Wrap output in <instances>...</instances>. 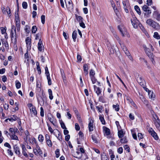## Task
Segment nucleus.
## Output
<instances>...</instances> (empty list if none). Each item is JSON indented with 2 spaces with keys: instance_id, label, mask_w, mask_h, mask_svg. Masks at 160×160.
<instances>
[{
  "instance_id": "obj_1",
  "label": "nucleus",
  "mask_w": 160,
  "mask_h": 160,
  "mask_svg": "<svg viewBox=\"0 0 160 160\" xmlns=\"http://www.w3.org/2000/svg\"><path fill=\"white\" fill-rule=\"evenodd\" d=\"M12 30L10 33V37L12 42L14 45L17 43V35L16 32V28L14 25L12 27Z\"/></svg>"
},
{
  "instance_id": "obj_2",
  "label": "nucleus",
  "mask_w": 160,
  "mask_h": 160,
  "mask_svg": "<svg viewBox=\"0 0 160 160\" xmlns=\"http://www.w3.org/2000/svg\"><path fill=\"white\" fill-rule=\"evenodd\" d=\"M146 22L148 25L155 29L158 30L160 28V26L159 24L151 19H147Z\"/></svg>"
},
{
  "instance_id": "obj_3",
  "label": "nucleus",
  "mask_w": 160,
  "mask_h": 160,
  "mask_svg": "<svg viewBox=\"0 0 160 160\" xmlns=\"http://www.w3.org/2000/svg\"><path fill=\"white\" fill-rule=\"evenodd\" d=\"M143 47L145 50L146 54L148 56L152 63L154 64H155V62L154 60V56L153 54L149 52V49L148 48L146 45H144Z\"/></svg>"
},
{
  "instance_id": "obj_4",
  "label": "nucleus",
  "mask_w": 160,
  "mask_h": 160,
  "mask_svg": "<svg viewBox=\"0 0 160 160\" xmlns=\"http://www.w3.org/2000/svg\"><path fill=\"white\" fill-rule=\"evenodd\" d=\"M149 7L146 5H144L142 7V9L144 12V15L148 17L151 13V10L149 9Z\"/></svg>"
},
{
  "instance_id": "obj_5",
  "label": "nucleus",
  "mask_w": 160,
  "mask_h": 160,
  "mask_svg": "<svg viewBox=\"0 0 160 160\" xmlns=\"http://www.w3.org/2000/svg\"><path fill=\"white\" fill-rule=\"evenodd\" d=\"M131 21L133 27L135 28H137L138 26H139V24H141L136 18H133L132 19H131Z\"/></svg>"
},
{
  "instance_id": "obj_6",
  "label": "nucleus",
  "mask_w": 160,
  "mask_h": 160,
  "mask_svg": "<svg viewBox=\"0 0 160 160\" xmlns=\"http://www.w3.org/2000/svg\"><path fill=\"white\" fill-rule=\"evenodd\" d=\"M119 43L121 46L122 48L123 49L126 54L128 56H130V53L128 50L127 48L125 45L120 41H119Z\"/></svg>"
},
{
  "instance_id": "obj_7",
  "label": "nucleus",
  "mask_w": 160,
  "mask_h": 160,
  "mask_svg": "<svg viewBox=\"0 0 160 160\" xmlns=\"http://www.w3.org/2000/svg\"><path fill=\"white\" fill-rule=\"evenodd\" d=\"M34 154L37 156H42V153L38 146L37 145L36 148L33 149Z\"/></svg>"
},
{
  "instance_id": "obj_8",
  "label": "nucleus",
  "mask_w": 160,
  "mask_h": 160,
  "mask_svg": "<svg viewBox=\"0 0 160 160\" xmlns=\"http://www.w3.org/2000/svg\"><path fill=\"white\" fill-rule=\"evenodd\" d=\"M118 28L121 32L122 36L123 37L125 36L127 32L126 29L122 25H119L118 26Z\"/></svg>"
},
{
  "instance_id": "obj_9",
  "label": "nucleus",
  "mask_w": 160,
  "mask_h": 160,
  "mask_svg": "<svg viewBox=\"0 0 160 160\" xmlns=\"http://www.w3.org/2000/svg\"><path fill=\"white\" fill-rule=\"evenodd\" d=\"M64 1L67 8L70 9H73V5L71 0H64Z\"/></svg>"
},
{
  "instance_id": "obj_10",
  "label": "nucleus",
  "mask_w": 160,
  "mask_h": 160,
  "mask_svg": "<svg viewBox=\"0 0 160 160\" xmlns=\"http://www.w3.org/2000/svg\"><path fill=\"white\" fill-rule=\"evenodd\" d=\"M137 80L141 86L144 88L145 86V81L143 79L142 77H139L138 78H137Z\"/></svg>"
},
{
  "instance_id": "obj_11",
  "label": "nucleus",
  "mask_w": 160,
  "mask_h": 160,
  "mask_svg": "<svg viewBox=\"0 0 160 160\" xmlns=\"http://www.w3.org/2000/svg\"><path fill=\"white\" fill-rule=\"evenodd\" d=\"M148 132L155 139L157 140L158 139V138L157 133L152 128H151L149 129Z\"/></svg>"
},
{
  "instance_id": "obj_12",
  "label": "nucleus",
  "mask_w": 160,
  "mask_h": 160,
  "mask_svg": "<svg viewBox=\"0 0 160 160\" xmlns=\"http://www.w3.org/2000/svg\"><path fill=\"white\" fill-rule=\"evenodd\" d=\"M54 132L53 133V134L60 141H61L62 140V138L60 132L57 129L54 130Z\"/></svg>"
},
{
  "instance_id": "obj_13",
  "label": "nucleus",
  "mask_w": 160,
  "mask_h": 160,
  "mask_svg": "<svg viewBox=\"0 0 160 160\" xmlns=\"http://www.w3.org/2000/svg\"><path fill=\"white\" fill-rule=\"evenodd\" d=\"M27 49L30 50L31 47V39L29 37H27L25 40Z\"/></svg>"
},
{
  "instance_id": "obj_14",
  "label": "nucleus",
  "mask_w": 160,
  "mask_h": 160,
  "mask_svg": "<svg viewBox=\"0 0 160 160\" xmlns=\"http://www.w3.org/2000/svg\"><path fill=\"white\" fill-rule=\"evenodd\" d=\"M38 49L39 51L42 52L44 50V47L42 41L40 39L38 43Z\"/></svg>"
},
{
  "instance_id": "obj_15",
  "label": "nucleus",
  "mask_w": 160,
  "mask_h": 160,
  "mask_svg": "<svg viewBox=\"0 0 160 160\" xmlns=\"http://www.w3.org/2000/svg\"><path fill=\"white\" fill-rule=\"evenodd\" d=\"M154 121V123L156 128L160 131V120L158 118Z\"/></svg>"
},
{
  "instance_id": "obj_16",
  "label": "nucleus",
  "mask_w": 160,
  "mask_h": 160,
  "mask_svg": "<svg viewBox=\"0 0 160 160\" xmlns=\"http://www.w3.org/2000/svg\"><path fill=\"white\" fill-rule=\"evenodd\" d=\"M153 16L158 21H160V14L157 11H155L153 13Z\"/></svg>"
},
{
  "instance_id": "obj_17",
  "label": "nucleus",
  "mask_w": 160,
  "mask_h": 160,
  "mask_svg": "<svg viewBox=\"0 0 160 160\" xmlns=\"http://www.w3.org/2000/svg\"><path fill=\"white\" fill-rule=\"evenodd\" d=\"M103 129L104 135L106 136H108L110 135V129L104 126L103 127Z\"/></svg>"
},
{
  "instance_id": "obj_18",
  "label": "nucleus",
  "mask_w": 160,
  "mask_h": 160,
  "mask_svg": "<svg viewBox=\"0 0 160 160\" xmlns=\"http://www.w3.org/2000/svg\"><path fill=\"white\" fill-rule=\"evenodd\" d=\"M93 120L91 119L88 124L89 131L91 132L93 130Z\"/></svg>"
},
{
  "instance_id": "obj_19",
  "label": "nucleus",
  "mask_w": 160,
  "mask_h": 160,
  "mask_svg": "<svg viewBox=\"0 0 160 160\" xmlns=\"http://www.w3.org/2000/svg\"><path fill=\"white\" fill-rule=\"evenodd\" d=\"M93 87L94 90L95 92L97 93L98 96H99V95L101 93V90L99 88L97 87L95 85H94Z\"/></svg>"
},
{
  "instance_id": "obj_20",
  "label": "nucleus",
  "mask_w": 160,
  "mask_h": 160,
  "mask_svg": "<svg viewBox=\"0 0 160 160\" xmlns=\"http://www.w3.org/2000/svg\"><path fill=\"white\" fill-rule=\"evenodd\" d=\"M14 149L15 153L18 155L19 156L20 154L19 147L17 145H15L14 146Z\"/></svg>"
},
{
  "instance_id": "obj_21",
  "label": "nucleus",
  "mask_w": 160,
  "mask_h": 160,
  "mask_svg": "<svg viewBox=\"0 0 160 160\" xmlns=\"http://www.w3.org/2000/svg\"><path fill=\"white\" fill-rule=\"evenodd\" d=\"M139 98L143 103L146 105L148 104V102L144 97L142 95H140Z\"/></svg>"
},
{
  "instance_id": "obj_22",
  "label": "nucleus",
  "mask_w": 160,
  "mask_h": 160,
  "mask_svg": "<svg viewBox=\"0 0 160 160\" xmlns=\"http://www.w3.org/2000/svg\"><path fill=\"white\" fill-rule=\"evenodd\" d=\"M76 156L75 157L76 158H81L82 157V153H80L79 152V151L78 150V151H77L76 152V153L75 154Z\"/></svg>"
},
{
  "instance_id": "obj_23",
  "label": "nucleus",
  "mask_w": 160,
  "mask_h": 160,
  "mask_svg": "<svg viewBox=\"0 0 160 160\" xmlns=\"http://www.w3.org/2000/svg\"><path fill=\"white\" fill-rule=\"evenodd\" d=\"M22 153L24 155V156H25L26 157H28V155L27 154L26 150V148L25 147V146L24 145H22Z\"/></svg>"
},
{
  "instance_id": "obj_24",
  "label": "nucleus",
  "mask_w": 160,
  "mask_h": 160,
  "mask_svg": "<svg viewBox=\"0 0 160 160\" xmlns=\"http://www.w3.org/2000/svg\"><path fill=\"white\" fill-rule=\"evenodd\" d=\"M77 32L76 31H74L72 33V38L73 41L75 42L76 41V39L77 38Z\"/></svg>"
},
{
  "instance_id": "obj_25",
  "label": "nucleus",
  "mask_w": 160,
  "mask_h": 160,
  "mask_svg": "<svg viewBox=\"0 0 160 160\" xmlns=\"http://www.w3.org/2000/svg\"><path fill=\"white\" fill-rule=\"evenodd\" d=\"M134 9L137 12V13L139 14L140 15L141 14V12L140 10V9L139 7L137 5H136L134 6Z\"/></svg>"
},
{
  "instance_id": "obj_26",
  "label": "nucleus",
  "mask_w": 160,
  "mask_h": 160,
  "mask_svg": "<svg viewBox=\"0 0 160 160\" xmlns=\"http://www.w3.org/2000/svg\"><path fill=\"white\" fill-rule=\"evenodd\" d=\"M48 92L49 94V98L50 100H52L53 98V96L52 94V91L51 89H48Z\"/></svg>"
},
{
  "instance_id": "obj_27",
  "label": "nucleus",
  "mask_w": 160,
  "mask_h": 160,
  "mask_svg": "<svg viewBox=\"0 0 160 160\" xmlns=\"http://www.w3.org/2000/svg\"><path fill=\"white\" fill-rule=\"evenodd\" d=\"M30 110L31 111L32 110L34 115L36 116L37 115V111L36 108L35 107H32V108L30 109Z\"/></svg>"
},
{
  "instance_id": "obj_28",
  "label": "nucleus",
  "mask_w": 160,
  "mask_h": 160,
  "mask_svg": "<svg viewBox=\"0 0 160 160\" xmlns=\"http://www.w3.org/2000/svg\"><path fill=\"white\" fill-rule=\"evenodd\" d=\"M32 144H33L34 143L35 144L37 143V141L36 139L34 138H32L31 139H30L29 138V139L28 140Z\"/></svg>"
},
{
  "instance_id": "obj_29",
  "label": "nucleus",
  "mask_w": 160,
  "mask_h": 160,
  "mask_svg": "<svg viewBox=\"0 0 160 160\" xmlns=\"http://www.w3.org/2000/svg\"><path fill=\"white\" fill-rule=\"evenodd\" d=\"M96 107L99 112L102 113L103 108L102 106H96Z\"/></svg>"
},
{
  "instance_id": "obj_30",
  "label": "nucleus",
  "mask_w": 160,
  "mask_h": 160,
  "mask_svg": "<svg viewBox=\"0 0 160 160\" xmlns=\"http://www.w3.org/2000/svg\"><path fill=\"white\" fill-rule=\"evenodd\" d=\"M139 27L142 30V31L146 35L147 34H148L147 33L146 31L145 30L143 27L142 25V24H140L139 25Z\"/></svg>"
},
{
  "instance_id": "obj_31",
  "label": "nucleus",
  "mask_w": 160,
  "mask_h": 160,
  "mask_svg": "<svg viewBox=\"0 0 160 160\" xmlns=\"http://www.w3.org/2000/svg\"><path fill=\"white\" fill-rule=\"evenodd\" d=\"M99 119L102 124H105V121L104 120V118L103 117H102L101 115H100L99 116Z\"/></svg>"
},
{
  "instance_id": "obj_32",
  "label": "nucleus",
  "mask_w": 160,
  "mask_h": 160,
  "mask_svg": "<svg viewBox=\"0 0 160 160\" xmlns=\"http://www.w3.org/2000/svg\"><path fill=\"white\" fill-rule=\"evenodd\" d=\"M36 65L37 67V70L38 71V73L39 74H40L41 73V71L38 62H37L36 63Z\"/></svg>"
},
{
  "instance_id": "obj_33",
  "label": "nucleus",
  "mask_w": 160,
  "mask_h": 160,
  "mask_svg": "<svg viewBox=\"0 0 160 160\" xmlns=\"http://www.w3.org/2000/svg\"><path fill=\"white\" fill-rule=\"evenodd\" d=\"M112 107L113 109H115L116 111L117 112L119 111V106L118 104H117L116 105H113Z\"/></svg>"
},
{
  "instance_id": "obj_34",
  "label": "nucleus",
  "mask_w": 160,
  "mask_h": 160,
  "mask_svg": "<svg viewBox=\"0 0 160 160\" xmlns=\"http://www.w3.org/2000/svg\"><path fill=\"white\" fill-rule=\"evenodd\" d=\"M55 153L56 154V157L57 158H58L60 156V150L59 149H57L55 151Z\"/></svg>"
},
{
  "instance_id": "obj_35",
  "label": "nucleus",
  "mask_w": 160,
  "mask_h": 160,
  "mask_svg": "<svg viewBox=\"0 0 160 160\" xmlns=\"http://www.w3.org/2000/svg\"><path fill=\"white\" fill-rule=\"evenodd\" d=\"M47 78L48 81V83L49 85H51L52 84V82L51 81V78L50 76V75H47Z\"/></svg>"
},
{
  "instance_id": "obj_36",
  "label": "nucleus",
  "mask_w": 160,
  "mask_h": 160,
  "mask_svg": "<svg viewBox=\"0 0 160 160\" xmlns=\"http://www.w3.org/2000/svg\"><path fill=\"white\" fill-rule=\"evenodd\" d=\"M76 18L77 20L79 22H82L83 21V18L80 16H78V15H76Z\"/></svg>"
},
{
  "instance_id": "obj_37",
  "label": "nucleus",
  "mask_w": 160,
  "mask_h": 160,
  "mask_svg": "<svg viewBox=\"0 0 160 160\" xmlns=\"http://www.w3.org/2000/svg\"><path fill=\"white\" fill-rule=\"evenodd\" d=\"M118 136L119 138H122L123 137V132L122 130H120L118 132Z\"/></svg>"
},
{
  "instance_id": "obj_38",
  "label": "nucleus",
  "mask_w": 160,
  "mask_h": 160,
  "mask_svg": "<svg viewBox=\"0 0 160 160\" xmlns=\"http://www.w3.org/2000/svg\"><path fill=\"white\" fill-rule=\"evenodd\" d=\"M153 37L158 39L160 38V36L157 32H155L153 35Z\"/></svg>"
},
{
  "instance_id": "obj_39",
  "label": "nucleus",
  "mask_w": 160,
  "mask_h": 160,
  "mask_svg": "<svg viewBox=\"0 0 160 160\" xmlns=\"http://www.w3.org/2000/svg\"><path fill=\"white\" fill-rule=\"evenodd\" d=\"M15 20L16 21V23L20 22V19L18 14L16 15V14H15Z\"/></svg>"
},
{
  "instance_id": "obj_40",
  "label": "nucleus",
  "mask_w": 160,
  "mask_h": 160,
  "mask_svg": "<svg viewBox=\"0 0 160 160\" xmlns=\"http://www.w3.org/2000/svg\"><path fill=\"white\" fill-rule=\"evenodd\" d=\"M38 140L41 142H42L44 140V137L42 135H39L38 137Z\"/></svg>"
},
{
  "instance_id": "obj_41",
  "label": "nucleus",
  "mask_w": 160,
  "mask_h": 160,
  "mask_svg": "<svg viewBox=\"0 0 160 160\" xmlns=\"http://www.w3.org/2000/svg\"><path fill=\"white\" fill-rule=\"evenodd\" d=\"M10 135V136H11V138L12 139H13V140H18V137L16 135H15V134H12Z\"/></svg>"
},
{
  "instance_id": "obj_42",
  "label": "nucleus",
  "mask_w": 160,
  "mask_h": 160,
  "mask_svg": "<svg viewBox=\"0 0 160 160\" xmlns=\"http://www.w3.org/2000/svg\"><path fill=\"white\" fill-rule=\"evenodd\" d=\"M92 138L93 140V141L95 143H97L98 142L97 139L95 135H92Z\"/></svg>"
},
{
  "instance_id": "obj_43",
  "label": "nucleus",
  "mask_w": 160,
  "mask_h": 160,
  "mask_svg": "<svg viewBox=\"0 0 160 160\" xmlns=\"http://www.w3.org/2000/svg\"><path fill=\"white\" fill-rule=\"evenodd\" d=\"M95 74L94 71L92 69H91L89 73V75L90 77H94V75Z\"/></svg>"
},
{
  "instance_id": "obj_44",
  "label": "nucleus",
  "mask_w": 160,
  "mask_h": 160,
  "mask_svg": "<svg viewBox=\"0 0 160 160\" xmlns=\"http://www.w3.org/2000/svg\"><path fill=\"white\" fill-rule=\"evenodd\" d=\"M17 29L18 31L19 32L20 28V22L16 23Z\"/></svg>"
},
{
  "instance_id": "obj_45",
  "label": "nucleus",
  "mask_w": 160,
  "mask_h": 160,
  "mask_svg": "<svg viewBox=\"0 0 160 160\" xmlns=\"http://www.w3.org/2000/svg\"><path fill=\"white\" fill-rule=\"evenodd\" d=\"M37 30V28L36 26H33L32 28V32L33 33H35Z\"/></svg>"
},
{
  "instance_id": "obj_46",
  "label": "nucleus",
  "mask_w": 160,
  "mask_h": 160,
  "mask_svg": "<svg viewBox=\"0 0 160 160\" xmlns=\"http://www.w3.org/2000/svg\"><path fill=\"white\" fill-rule=\"evenodd\" d=\"M120 141L122 143H125L127 142V139L126 137H123V138H121L120 139Z\"/></svg>"
},
{
  "instance_id": "obj_47",
  "label": "nucleus",
  "mask_w": 160,
  "mask_h": 160,
  "mask_svg": "<svg viewBox=\"0 0 160 160\" xmlns=\"http://www.w3.org/2000/svg\"><path fill=\"white\" fill-rule=\"evenodd\" d=\"M99 101L102 103H105L106 102L105 100L104 99L103 97L102 96L99 97Z\"/></svg>"
},
{
  "instance_id": "obj_48",
  "label": "nucleus",
  "mask_w": 160,
  "mask_h": 160,
  "mask_svg": "<svg viewBox=\"0 0 160 160\" xmlns=\"http://www.w3.org/2000/svg\"><path fill=\"white\" fill-rule=\"evenodd\" d=\"M90 78L93 84L97 82V80L94 77H90Z\"/></svg>"
},
{
  "instance_id": "obj_49",
  "label": "nucleus",
  "mask_w": 160,
  "mask_h": 160,
  "mask_svg": "<svg viewBox=\"0 0 160 160\" xmlns=\"http://www.w3.org/2000/svg\"><path fill=\"white\" fill-rule=\"evenodd\" d=\"M29 27L28 25H26L25 28V31L27 33H28L29 32Z\"/></svg>"
},
{
  "instance_id": "obj_50",
  "label": "nucleus",
  "mask_w": 160,
  "mask_h": 160,
  "mask_svg": "<svg viewBox=\"0 0 160 160\" xmlns=\"http://www.w3.org/2000/svg\"><path fill=\"white\" fill-rule=\"evenodd\" d=\"M16 86L17 89L21 87V83L19 81H17L16 83Z\"/></svg>"
},
{
  "instance_id": "obj_51",
  "label": "nucleus",
  "mask_w": 160,
  "mask_h": 160,
  "mask_svg": "<svg viewBox=\"0 0 160 160\" xmlns=\"http://www.w3.org/2000/svg\"><path fill=\"white\" fill-rule=\"evenodd\" d=\"M47 126H48V129L49 131L51 133H53V131H54L51 128V126L48 124L47 123Z\"/></svg>"
},
{
  "instance_id": "obj_52",
  "label": "nucleus",
  "mask_w": 160,
  "mask_h": 160,
  "mask_svg": "<svg viewBox=\"0 0 160 160\" xmlns=\"http://www.w3.org/2000/svg\"><path fill=\"white\" fill-rule=\"evenodd\" d=\"M41 20L42 23L43 24L45 23V16L44 15H42L41 16Z\"/></svg>"
},
{
  "instance_id": "obj_53",
  "label": "nucleus",
  "mask_w": 160,
  "mask_h": 160,
  "mask_svg": "<svg viewBox=\"0 0 160 160\" xmlns=\"http://www.w3.org/2000/svg\"><path fill=\"white\" fill-rule=\"evenodd\" d=\"M40 115L42 117H43L44 116V110L42 107L40 108Z\"/></svg>"
},
{
  "instance_id": "obj_54",
  "label": "nucleus",
  "mask_w": 160,
  "mask_h": 160,
  "mask_svg": "<svg viewBox=\"0 0 160 160\" xmlns=\"http://www.w3.org/2000/svg\"><path fill=\"white\" fill-rule=\"evenodd\" d=\"M77 59L78 62H80L81 61L82 58L81 55L78 54L77 55Z\"/></svg>"
},
{
  "instance_id": "obj_55",
  "label": "nucleus",
  "mask_w": 160,
  "mask_h": 160,
  "mask_svg": "<svg viewBox=\"0 0 160 160\" xmlns=\"http://www.w3.org/2000/svg\"><path fill=\"white\" fill-rule=\"evenodd\" d=\"M27 3L26 2H22V6L23 8L24 9H26L27 8Z\"/></svg>"
},
{
  "instance_id": "obj_56",
  "label": "nucleus",
  "mask_w": 160,
  "mask_h": 160,
  "mask_svg": "<svg viewBox=\"0 0 160 160\" xmlns=\"http://www.w3.org/2000/svg\"><path fill=\"white\" fill-rule=\"evenodd\" d=\"M48 146L49 147H51L52 145V142L50 140L46 141Z\"/></svg>"
},
{
  "instance_id": "obj_57",
  "label": "nucleus",
  "mask_w": 160,
  "mask_h": 160,
  "mask_svg": "<svg viewBox=\"0 0 160 160\" xmlns=\"http://www.w3.org/2000/svg\"><path fill=\"white\" fill-rule=\"evenodd\" d=\"M123 147H124V149H125L128 152H129L130 148H129V147L128 145H126L124 146Z\"/></svg>"
},
{
  "instance_id": "obj_58",
  "label": "nucleus",
  "mask_w": 160,
  "mask_h": 160,
  "mask_svg": "<svg viewBox=\"0 0 160 160\" xmlns=\"http://www.w3.org/2000/svg\"><path fill=\"white\" fill-rule=\"evenodd\" d=\"M126 100L130 103L133 102V100L129 97L127 96L126 98Z\"/></svg>"
},
{
  "instance_id": "obj_59",
  "label": "nucleus",
  "mask_w": 160,
  "mask_h": 160,
  "mask_svg": "<svg viewBox=\"0 0 160 160\" xmlns=\"http://www.w3.org/2000/svg\"><path fill=\"white\" fill-rule=\"evenodd\" d=\"M1 33L2 34H4L6 33V29L5 28L1 27Z\"/></svg>"
},
{
  "instance_id": "obj_60",
  "label": "nucleus",
  "mask_w": 160,
  "mask_h": 160,
  "mask_svg": "<svg viewBox=\"0 0 160 160\" xmlns=\"http://www.w3.org/2000/svg\"><path fill=\"white\" fill-rule=\"evenodd\" d=\"M84 71H88V65L87 64H84L83 66Z\"/></svg>"
},
{
  "instance_id": "obj_61",
  "label": "nucleus",
  "mask_w": 160,
  "mask_h": 160,
  "mask_svg": "<svg viewBox=\"0 0 160 160\" xmlns=\"http://www.w3.org/2000/svg\"><path fill=\"white\" fill-rule=\"evenodd\" d=\"M45 74L46 75H50V74L48 71V68L47 66H46L45 68Z\"/></svg>"
},
{
  "instance_id": "obj_62",
  "label": "nucleus",
  "mask_w": 160,
  "mask_h": 160,
  "mask_svg": "<svg viewBox=\"0 0 160 160\" xmlns=\"http://www.w3.org/2000/svg\"><path fill=\"white\" fill-rule=\"evenodd\" d=\"M123 148L122 147H120L118 149V152L119 154H121L122 152Z\"/></svg>"
},
{
  "instance_id": "obj_63",
  "label": "nucleus",
  "mask_w": 160,
  "mask_h": 160,
  "mask_svg": "<svg viewBox=\"0 0 160 160\" xmlns=\"http://www.w3.org/2000/svg\"><path fill=\"white\" fill-rule=\"evenodd\" d=\"M75 128L77 131H79L80 130V127L77 123H76L75 124Z\"/></svg>"
},
{
  "instance_id": "obj_64",
  "label": "nucleus",
  "mask_w": 160,
  "mask_h": 160,
  "mask_svg": "<svg viewBox=\"0 0 160 160\" xmlns=\"http://www.w3.org/2000/svg\"><path fill=\"white\" fill-rule=\"evenodd\" d=\"M4 146L5 147L8 148L9 149L11 148V147L9 143L8 142H6L5 143H4Z\"/></svg>"
}]
</instances>
